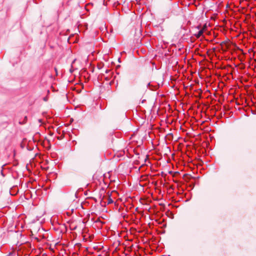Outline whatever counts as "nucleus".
<instances>
[{
    "label": "nucleus",
    "instance_id": "7ed1b4c3",
    "mask_svg": "<svg viewBox=\"0 0 256 256\" xmlns=\"http://www.w3.org/2000/svg\"><path fill=\"white\" fill-rule=\"evenodd\" d=\"M206 28V24H205L203 26V27L202 29V30H204V32H205Z\"/></svg>",
    "mask_w": 256,
    "mask_h": 256
},
{
    "label": "nucleus",
    "instance_id": "f257e3e1",
    "mask_svg": "<svg viewBox=\"0 0 256 256\" xmlns=\"http://www.w3.org/2000/svg\"><path fill=\"white\" fill-rule=\"evenodd\" d=\"M204 33V30H200L198 32V34H196L195 36L197 38H200Z\"/></svg>",
    "mask_w": 256,
    "mask_h": 256
},
{
    "label": "nucleus",
    "instance_id": "f03ea898",
    "mask_svg": "<svg viewBox=\"0 0 256 256\" xmlns=\"http://www.w3.org/2000/svg\"><path fill=\"white\" fill-rule=\"evenodd\" d=\"M113 202V200L110 198H108V204H112Z\"/></svg>",
    "mask_w": 256,
    "mask_h": 256
}]
</instances>
